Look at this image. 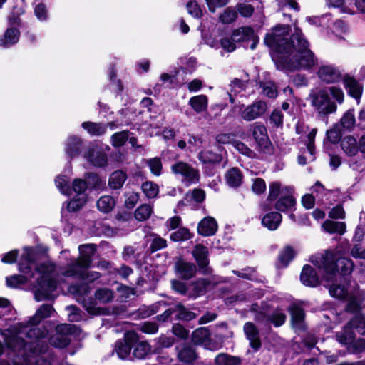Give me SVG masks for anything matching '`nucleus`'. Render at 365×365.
<instances>
[{
  "label": "nucleus",
  "mask_w": 365,
  "mask_h": 365,
  "mask_svg": "<svg viewBox=\"0 0 365 365\" xmlns=\"http://www.w3.org/2000/svg\"><path fill=\"white\" fill-rule=\"evenodd\" d=\"M54 312L51 305L43 304L29 319L26 325L19 324L6 331L0 329L1 334L5 336L6 344L11 349L14 351L24 349V352L29 350L31 352L23 359L16 357L14 365H51L43 356L38 354L47 349L45 340L47 331L41 330L36 325L52 316Z\"/></svg>",
  "instance_id": "1"
},
{
  "label": "nucleus",
  "mask_w": 365,
  "mask_h": 365,
  "mask_svg": "<svg viewBox=\"0 0 365 365\" xmlns=\"http://www.w3.org/2000/svg\"><path fill=\"white\" fill-rule=\"evenodd\" d=\"M290 49L280 61L289 68L310 69L317 64V58L309 49V43L304 38L302 30L295 26L292 44Z\"/></svg>",
  "instance_id": "2"
},
{
  "label": "nucleus",
  "mask_w": 365,
  "mask_h": 365,
  "mask_svg": "<svg viewBox=\"0 0 365 365\" xmlns=\"http://www.w3.org/2000/svg\"><path fill=\"white\" fill-rule=\"evenodd\" d=\"M341 250L336 247L334 250H327L323 252L317 253L310 257V262L322 269L324 278L332 280L336 272L343 274H350L354 268L353 262L346 257H341Z\"/></svg>",
  "instance_id": "3"
},
{
  "label": "nucleus",
  "mask_w": 365,
  "mask_h": 365,
  "mask_svg": "<svg viewBox=\"0 0 365 365\" xmlns=\"http://www.w3.org/2000/svg\"><path fill=\"white\" fill-rule=\"evenodd\" d=\"M79 256L69 263L62 272L65 277H71L82 281L93 282L101 277V274L94 271H88L92 262V257L96 252L94 245L79 246Z\"/></svg>",
  "instance_id": "4"
},
{
  "label": "nucleus",
  "mask_w": 365,
  "mask_h": 365,
  "mask_svg": "<svg viewBox=\"0 0 365 365\" xmlns=\"http://www.w3.org/2000/svg\"><path fill=\"white\" fill-rule=\"evenodd\" d=\"M35 267L39 275L34 292L36 300L40 302L53 298L54 297L53 293L57 287L54 265L50 262H46Z\"/></svg>",
  "instance_id": "5"
},
{
  "label": "nucleus",
  "mask_w": 365,
  "mask_h": 365,
  "mask_svg": "<svg viewBox=\"0 0 365 365\" xmlns=\"http://www.w3.org/2000/svg\"><path fill=\"white\" fill-rule=\"evenodd\" d=\"M289 26L287 25H278L272 28L264 38V43L270 48L277 53L278 58L282 56L290 49L293 41V34L288 39Z\"/></svg>",
  "instance_id": "6"
},
{
  "label": "nucleus",
  "mask_w": 365,
  "mask_h": 365,
  "mask_svg": "<svg viewBox=\"0 0 365 365\" xmlns=\"http://www.w3.org/2000/svg\"><path fill=\"white\" fill-rule=\"evenodd\" d=\"M35 252L31 248L26 247L19 262V270L28 276L14 274L6 277V285L11 288H16L18 286L25 284L34 277L31 272L32 267L35 262Z\"/></svg>",
  "instance_id": "7"
},
{
  "label": "nucleus",
  "mask_w": 365,
  "mask_h": 365,
  "mask_svg": "<svg viewBox=\"0 0 365 365\" xmlns=\"http://www.w3.org/2000/svg\"><path fill=\"white\" fill-rule=\"evenodd\" d=\"M308 101L314 109L322 115H327L336 112L337 106L331 100L328 91L324 88H315L310 91Z\"/></svg>",
  "instance_id": "8"
},
{
  "label": "nucleus",
  "mask_w": 365,
  "mask_h": 365,
  "mask_svg": "<svg viewBox=\"0 0 365 365\" xmlns=\"http://www.w3.org/2000/svg\"><path fill=\"white\" fill-rule=\"evenodd\" d=\"M311 190L315 193L317 202L327 209L330 208L340 197L338 190H327L319 181L314 183Z\"/></svg>",
  "instance_id": "9"
},
{
  "label": "nucleus",
  "mask_w": 365,
  "mask_h": 365,
  "mask_svg": "<svg viewBox=\"0 0 365 365\" xmlns=\"http://www.w3.org/2000/svg\"><path fill=\"white\" fill-rule=\"evenodd\" d=\"M68 178L66 176L59 175L55 180V183L61 193L70 195L72 191L77 197L87 196L85 193L87 189V182L83 179H75L72 184V189L68 185Z\"/></svg>",
  "instance_id": "10"
},
{
  "label": "nucleus",
  "mask_w": 365,
  "mask_h": 365,
  "mask_svg": "<svg viewBox=\"0 0 365 365\" xmlns=\"http://www.w3.org/2000/svg\"><path fill=\"white\" fill-rule=\"evenodd\" d=\"M78 330V328L73 324H62L58 325L56 328V334L49 338V342L55 347L64 348L71 341L69 335L76 334Z\"/></svg>",
  "instance_id": "11"
},
{
  "label": "nucleus",
  "mask_w": 365,
  "mask_h": 365,
  "mask_svg": "<svg viewBox=\"0 0 365 365\" xmlns=\"http://www.w3.org/2000/svg\"><path fill=\"white\" fill-rule=\"evenodd\" d=\"M173 173L181 176V180L187 185L196 183L199 180V173L197 169L188 163L179 161L171 166Z\"/></svg>",
  "instance_id": "12"
},
{
  "label": "nucleus",
  "mask_w": 365,
  "mask_h": 365,
  "mask_svg": "<svg viewBox=\"0 0 365 365\" xmlns=\"http://www.w3.org/2000/svg\"><path fill=\"white\" fill-rule=\"evenodd\" d=\"M9 27L3 36H0V47L7 48L16 44L20 36L17 26L20 24V19L14 15L9 17Z\"/></svg>",
  "instance_id": "13"
},
{
  "label": "nucleus",
  "mask_w": 365,
  "mask_h": 365,
  "mask_svg": "<svg viewBox=\"0 0 365 365\" xmlns=\"http://www.w3.org/2000/svg\"><path fill=\"white\" fill-rule=\"evenodd\" d=\"M356 333L354 327H351L349 322L342 331L336 334L337 341L341 344H353L354 351L361 352L365 349V339L354 341Z\"/></svg>",
  "instance_id": "14"
},
{
  "label": "nucleus",
  "mask_w": 365,
  "mask_h": 365,
  "mask_svg": "<svg viewBox=\"0 0 365 365\" xmlns=\"http://www.w3.org/2000/svg\"><path fill=\"white\" fill-rule=\"evenodd\" d=\"M267 104L264 101H256L248 106H241L240 116L246 121H252L262 117L267 111Z\"/></svg>",
  "instance_id": "15"
},
{
  "label": "nucleus",
  "mask_w": 365,
  "mask_h": 365,
  "mask_svg": "<svg viewBox=\"0 0 365 365\" xmlns=\"http://www.w3.org/2000/svg\"><path fill=\"white\" fill-rule=\"evenodd\" d=\"M232 39L235 43H245V47L254 50L259 42L254 30L249 26L241 27L232 34Z\"/></svg>",
  "instance_id": "16"
},
{
  "label": "nucleus",
  "mask_w": 365,
  "mask_h": 365,
  "mask_svg": "<svg viewBox=\"0 0 365 365\" xmlns=\"http://www.w3.org/2000/svg\"><path fill=\"white\" fill-rule=\"evenodd\" d=\"M138 340V334L135 331H127L125 334L124 339L116 342L115 351L118 357L121 359H125L130 357L131 347Z\"/></svg>",
  "instance_id": "17"
},
{
  "label": "nucleus",
  "mask_w": 365,
  "mask_h": 365,
  "mask_svg": "<svg viewBox=\"0 0 365 365\" xmlns=\"http://www.w3.org/2000/svg\"><path fill=\"white\" fill-rule=\"evenodd\" d=\"M317 76L325 83H336L341 81L342 74L340 69L334 65L324 64L319 67Z\"/></svg>",
  "instance_id": "18"
},
{
  "label": "nucleus",
  "mask_w": 365,
  "mask_h": 365,
  "mask_svg": "<svg viewBox=\"0 0 365 365\" xmlns=\"http://www.w3.org/2000/svg\"><path fill=\"white\" fill-rule=\"evenodd\" d=\"M192 256L196 260L199 269L203 274H210L212 269L208 266V250L202 244H197L195 246L192 252Z\"/></svg>",
  "instance_id": "19"
},
{
  "label": "nucleus",
  "mask_w": 365,
  "mask_h": 365,
  "mask_svg": "<svg viewBox=\"0 0 365 365\" xmlns=\"http://www.w3.org/2000/svg\"><path fill=\"white\" fill-rule=\"evenodd\" d=\"M250 130L258 146L264 151L269 150L271 143L268 138L266 127L261 123H255L250 125Z\"/></svg>",
  "instance_id": "20"
},
{
  "label": "nucleus",
  "mask_w": 365,
  "mask_h": 365,
  "mask_svg": "<svg viewBox=\"0 0 365 365\" xmlns=\"http://www.w3.org/2000/svg\"><path fill=\"white\" fill-rule=\"evenodd\" d=\"M174 312H177L176 318L180 320L190 321L196 317L194 312L188 311L179 303L174 308L168 309L163 314L158 316V318L159 320L165 321Z\"/></svg>",
  "instance_id": "21"
},
{
  "label": "nucleus",
  "mask_w": 365,
  "mask_h": 365,
  "mask_svg": "<svg viewBox=\"0 0 365 365\" xmlns=\"http://www.w3.org/2000/svg\"><path fill=\"white\" fill-rule=\"evenodd\" d=\"M220 282V279L217 276H212L210 279H199L192 284V296L197 297L202 295Z\"/></svg>",
  "instance_id": "22"
},
{
  "label": "nucleus",
  "mask_w": 365,
  "mask_h": 365,
  "mask_svg": "<svg viewBox=\"0 0 365 365\" xmlns=\"http://www.w3.org/2000/svg\"><path fill=\"white\" fill-rule=\"evenodd\" d=\"M285 195H282L275 203V208L280 212H292L295 209L296 200L293 196V188L284 190Z\"/></svg>",
  "instance_id": "23"
},
{
  "label": "nucleus",
  "mask_w": 365,
  "mask_h": 365,
  "mask_svg": "<svg viewBox=\"0 0 365 365\" xmlns=\"http://www.w3.org/2000/svg\"><path fill=\"white\" fill-rule=\"evenodd\" d=\"M85 158L94 166H104L107 163L106 155L98 147L89 148Z\"/></svg>",
  "instance_id": "24"
},
{
  "label": "nucleus",
  "mask_w": 365,
  "mask_h": 365,
  "mask_svg": "<svg viewBox=\"0 0 365 365\" xmlns=\"http://www.w3.org/2000/svg\"><path fill=\"white\" fill-rule=\"evenodd\" d=\"M302 283L307 287H316L319 283V278L312 267L304 265L300 276Z\"/></svg>",
  "instance_id": "25"
},
{
  "label": "nucleus",
  "mask_w": 365,
  "mask_h": 365,
  "mask_svg": "<svg viewBox=\"0 0 365 365\" xmlns=\"http://www.w3.org/2000/svg\"><path fill=\"white\" fill-rule=\"evenodd\" d=\"M217 230V223L215 218L206 217L198 224L197 232L203 236H211L215 234Z\"/></svg>",
  "instance_id": "26"
},
{
  "label": "nucleus",
  "mask_w": 365,
  "mask_h": 365,
  "mask_svg": "<svg viewBox=\"0 0 365 365\" xmlns=\"http://www.w3.org/2000/svg\"><path fill=\"white\" fill-rule=\"evenodd\" d=\"M286 318L287 317L284 312L279 309L274 310L267 317L262 313L258 314L255 317V319L257 321L263 322L267 319V322L272 323L277 327L284 324L286 321Z\"/></svg>",
  "instance_id": "27"
},
{
  "label": "nucleus",
  "mask_w": 365,
  "mask_h": 365,
  "mask_svg": "<svg viewBox=\"0 0 365 365\" xmlns=\"http://www.w3.org/2000/svg\"><path fill=\"white\" fill-rule=\"evenodd\" d=\"M178 274L182 279H189L196 273L197 268L193 263L179 260L175 264Z\"/></svg>",
  "instance_id": "28"
},
{
  "label": "nucleus",
  "mask_w": 365,
  "mask_h": 365,
  "mask_svg": "<svg viewBox=\"0 0 365 365\" xmlns=\"http://www.w3.org/2000/svg\"><path fill=\"white\" fill-rule=\"evenodd\" d=\"M344 84L349 94L356 98L359 104L362 93V87L361 85L354 78L348 76L344 78Z\"/></svg>",
  "instance_id": "29"
},
{
  "label": "nucleus",
  "mask_w": 365,
  "mask_h": 365,
  "mask_svg": "<svg viewBox=\"0 0 365 365\" xmlns=\"http://www.w3.org/2000/svg\"><path fill=\"white\" fill-rule=\"evenodd\" d=\"M244 331L250 341V345L254 349H258L260 345L259 332L255 324L252 322H247L244 325Z\"/></svg>",
  "instance_id": "30"
},
{
  "label": "nucleus",
  "mask_w": 365,
  "mask_h": 365,
  "mask_svg": "<svg viewBox=\"0 0 365 365\" xmlns=\"http://www.w3.org/2000/svg\"><path fill=\"white\" fill-rule=\"evenodd\" d=\"M282 215L278 212H271L265 215L262 219V224L270 230H275L282 222Z\"/></svg>",
  "instance_id": "31"
},
{
  "label": "nucleus",
  "mask_w": 365,
  "mask_h": 365,
  "mask_svg": "<svg viewBox=\"0 0 365 365\" xmlns=\"http://www.w3.org/2000/svg\"><path fill=\"white\" fill-rule=\"evenodd\" d=\"M81 147L82 140L76 136H71L66 144V153L69 158H75L78 155Z\"/></svg>",
  "instance_id": "32"
},
{
  "label": "nucleus",
  "mask_w": 365,
  "mask_h": 365,
  "mask_svg": "<svg viewBox=\"0 0 365 365\" xmlns=\"http://www.w3.org/2000/svg\"><path fill=\"white\" fill-rule=\"evenodd\" d=\"M188 104L197 113L205 111L208 106V98L205 95H197L190 98Z\"/></svg>",
  "instance_id": "33"
},
{
  "label": "nucleus",
  "mask_w": 365,
  "mask_h": 365,
  "mask_svg": "<svg viewBox=\"0 0 365 365\" xmlns=\"http://www.w3.org/2000/svg\"><path fill=\"white\" fill-rule=\"evenodd\" d=\"M341 147L344 152L349 156L355 155L359 150L356 139L351 135L346 136L341 140Z\"/></svg>",
  "instance_id": "34"
},
{
  "label": "nucleus",
  "mask_w": 365,
  "mask_h": 365,
  "mask_svg": "<svg viewBox=\"0 0 365 365\" xmlns=\"http://www.w3.org/2000/svg\"><path fill=\"white\" fill-rule=\"evenodd\" d=\"M225 180L230 187H237L242 184V175L238 168H232L227 172Z\"/></svg>",
  "instance_id": "35"
},
{
  "label": "nucleus",
  "mask_w": 365,
  "mask_h": 365,
  "mask_svg": "<svg viewBox=\"0 0 365 365\" xmlns=\"http://www.w3.org/2000/svg\"><path fill=\"white\" fill-rule=\"evenodd\" d=\"M322 226L324 231L330 234L337 233L343 235L346 232V224L342 222L327 220Z\"/></svg>",
  "instance_id": "36"
},
{
  "label": "nucleus",
  "mask_w": 365,
  "mask_h": 365,
  "mask_svg": "<svg viewBox=\"0 0 365 365\" xmlns=\"http://www.w3.org/2000/svg\"><path fill=\"white\" fill-rule=\"evenodd\" d=\"M287 188H292V187L284 186L282 187L279 182H272L269 185V195L267 197L268 201H274L278 197H282L285 195V190Z\"/></svg>",
  "instance_id": "37"
},
{
  "label": "nucleus",
  "mask_w": 365,
  "mask_h": 365,
  "mask_svg": "<svg viewBox=\"0 0 365 365\" xmlns=\"http://www.w3.org/2000/svg\"><path fill=\"white\" fill-rule=\"evenodd\" d=\"M81 126L91 135L99 136L106 132V126L102 123L88 121L83 122Z\"/></svg>",
  "instance_id": "38"
},
{
  "label": "nucleus",
  "mask_w": 365,
  "mask_h": 365,
  "mask_svg": "<svg viewBox=\"0 0 365 365\" xmlns=\"http://www.w3.org/2000/svg\"><path fill=\"white\" fill-rule=\"evenodd\" d=\"M230 86V91L228 92V95L230 97V102L233 103L235 102V96H237L238 94L245 91L246 82L235 78L233 81H232Z\"/></svg>",
  "instance_id": "39"
},
{
  "label": "nucleus",
  "mask_w": 365,
  "mask_h": 365,
  "mask_svg": "<svg viewBox=\"0 0 365 365\" xmlns=\"http://www.w3.org/2000/svg\"><path fill=\"white\" fill-rule=\"evenodd\" d=\"M126 178L125 173L122 170L115 171L110 176L108 185L113 189H119L123 185Z\"/></svg>",
  "instance_id": "40"
},
{
  "label": "nucleus",
  "mask_w": 365,
  "mask_h": 365,
  "mask_svg": "<svg viewBox=\"0 0 365 365\" xmlns=\"http://www.w3.org/2000/svg\"><path fill=\"white\" fill-rule=\"evenodd\" d=\"M209 331L204 327L195 330L192 335V341L195 344H202L207 347V341L209 339Z\"/></svg>",
  "instance_id": "41"
},
{
  "label": "nucleus",
  "mask_w": 365,
  "mask_h": 365,
  "mask_svg": "<svg viewBox=\"0 0 365 365\" xmlns=\"http://www.w3.org/2000/svg\"><path fill=\"white\" fill-rule=\"evenodd\" d=\"M98 209L103 212H110L115 205V201L109 195L102 196L96 202Z\"/></svg>",
  "instance_id": "42"
},
{
  "label": "nucleus",
  "mask_w": 365,
  "mask_h": 365,
  "mask_svg": "<svg viewBox=\"0 0 365 365\" xmlns=\"http://www.w3.org/2000/svg\"><path fill=\"white\" fill-rule=\"evenodd\" d=\"M289 312L293 326L296 328H300L304 317L303 309L299 306L293 304L289 307Z\"/></svg>",
  "instance_id": "43"
},
{
  "label": "nucleus",
  "mask_w": 365,
  "mask_h": 365,
  "mask_svg": "<svg viewBox=\"0 0 365 365\" xmlns=\"http://www.w3.org/2000/svg\"><path fill=\"white\" fill-rule=\"evenodd\" d=\"M178 357L182 362L185 364H190L196 359L197 355L192 348L185 346L178 351Z\"/></svg>",
  "instance_id": "44"
},
{
  "label": "nucleus",
  "mask_w": 365,
  "mask_h": 365,
  "mask_svg": "<svg viewBox=\"0 0 365 365\" xmlns=\"http://www.w3.org/2000/svg\"><path fill=\"white\" fill-rule=\"evenodd\" d=\"M150 346L147 341H140L134 346L133 356L138 359H144L150 352Z\"/></svg>",
  "instance_id": "45"
},
{
  "label": "nucleus",
  "mask_w": 365,
  "mask_h": 365,
  "mask_svg": "<svg viewBox=\"0 0 365 365\" xmlns=\"http://www.w3.org/2000/svg\"><path fill=\"white\" fill-rule=\"evenodd\" d=\"M199 160L203 163H219L222 160V156L210 150H202L199 153Z\"/></svg>",
  "instance_id": "46"
},
{
  "label": "nucleus",
  "mask_w": 365,
  "mask_h": 365,
  "mask_svg": "<svg viewBox=\"0 0 365 365\" xmlns=\"http://www.w3.org/2000/svg\"><path fill=\"white\" fill-rule=\"evenodd\" d=\"M356 123L354 110H349L341 118V125L343 128L351 131L354 128Z\"/></svg>",
  "instance_id": "47"
},
{
  "label": "nucleus",
  "mask_w": 365,
  "mask_h": 365,
  "mask_svg": "<svg viewBox=\"0 0 365 365\" xmlns=\"http://www.w3.org/2000/svg\"><path fill=\"white\" fill-rule=\"evenodd\" d=\"M143 194L149 199L155 197L159 192V187L157 184L151 181H146L141 185Z\"/></svg>",
  "instance_id": "48"
},
{
  "label": "nucleus",
  "mask_w": 365,
  "mask_h": 365,
  "mask_svg": "<svg viewBox=\"0 0 365 365\" xmlns=\"http://www.w3.org/2000/svg\"><path fill=\"white\" fill-rule=\"evenodd\" d=\"M152 212V207L150 205L143 204L135 210V217L138 221H144L150 217Z\"/></svg>",
  "instance_id": "49"
},
{
  "label": "nucleus",
  "mask_w": 365,
  "mask_h": 365,
  "mask_svg": "<svg viewBox=\"0 0 365 365\" xmlns=\"http://www.w3.org/2000/svg\"><path fill=\"white\" fill-rule=\"evenodd\" d=\"M95 297L100 302L106 304L111 302L114 297L113 292L108 288H100L95 292Z\"/></svg>",
  "instance_id": "50"
},
{
  "label": "nucleus",
  "mask_w": 365,
  "mask_h": 365,
  "mask_svg": "<svg viewBox=\"0 0 365 365\" xmlns=\"http://www.w3.org/2000/svg\"><path fill=\"white\" fill-rule=\"evenodd\" d=\"M239 363L238 358L226 354H218L215 358L216 365H237Z\"/></svg>",
  "instance_id": "51"
},
{
  "label": "nucleus",
  "mask_w": 365,
  "mask_h": 365,
  "mask_svg": "<svg viewBox=\"0 0 365 365\" xmlns=\"http://www.w3.org/2000/svg\"><path fill=\"white\" fill-rule=\"evenodd\" d=\"M128 137L127 130L115 133L110 138L111 144L114 147H120L125 143Z\"/></svg>",
  "instance_id": "52"
},
{
  "label": "nucleus",
  "mask_w": 365,
  "mask_h": 365,
  "mask_svg": "<svg viewBox=\"0 0 365 365\" xmlns=\"http://www.w3.org/2000/svg\"><path fill=\"white\" fill-rule=\"evenodd\" d=\"M237 17V11L232 7L226 8L220 16V20L223 24H231Z\"/></svg>",
  "instance_id": "53"
},
{
  "label": "nucleus",
  "mask_w": 365,
  "mask_h": 365,
  "mask_svg": "<svg viewBox=\"0 0 365 365\" xmlns=\"http://www.w3.org/2000/svg\"><path fill=\"white\" fill-rule=\"evenodd\" d=\"M170 237L173 241L180 242L190 239L192 235L188 229L182 227L171 233Z\"/></svg>",
  "instance_id": "54"
},
{
  "label": "nucleus",
  "mask_w": 365,
  "mask_h": 365,
  "mask_svg": "<svg viewBox=\"0 0 365 365\" xmlns=\"http://www.w3.org/2000/svg\"><path fill=\"white\" fill-rule=\"evenodd\" d=\"M344 2L345 0H326L327 5L329 7L339 8L341 13L354 14V11L349 6L344 5Z\"/></svg>",
  "instance_id": "55"
},
{
  "label": "nucleus",
  "mask_w": 365,
  "mask_h": 365,
  "mask_svg": "<svg viewBox=\"0 0 365 365\" xmlns=\"http://www.w3.org/2000/svg\"><path fill=\"white\" fill-rule=\"evenodd\" d=\"M233 147L241 154L247 156L249 158H255L256 156L255 153L249 148L244 143L239 140H233L232 143Z\"/></svg>",
  "instance_id": "56"
},
{
  "label": "nucleus",
  "mask_w": 365,
  "mask_h": 365,
  "mask_svg": "<svg viewBox=\"0 0 365 365\" xmlns=\"http://www.w3.org/2000/svg\"><path fill=\"white\" fill-rule=\"evenodd\" d=\"M295 252L291 247H286L280 253L279 259L283 267L287 266L294 258Z\"/></svg>",
  "instance_id": "57"
},
{
  "label": "nucleus",
  "mask_w": 365,
  "mask_h": 365,
  "mask_svg": "<svg viewBox=\"0 0 365 365\" xmlns=\"http://www.w3.org/2000/svg\"><path fill=\"white\" fill-rule=\"evenodd\" d=\"M332 32L339 37V39H344L342 34H345L348 31V26L345 22L342 20H336L333 24Z\"/></svg>",
  "instance_id": "58"
},
{
  "label": "nucleus",
  "mask_w": 365,
  "mask_h": 365,
  "mask_svg": "<svg viewBox=\"0 0 365 365\" xmlns=\"http://www.w3.org/2000/svg\"><path fill=\"white\" fill-rule=\"evenodd\" d=\"M330 294L338 299H346L348 297L347 289L344 286L332 285L329 287Z\"/></svg>",
  "instance_id": "59"
},
{
  "label": "nucleus",
  "mask_w": 365,
  "mask_h": 365,
  "mask_svg": "<svg viewBox=\"0 0 365 365\" xmlns=\"http://www.w3.org/2000/svg\"><path fill=\"white\" fill-rule=\"evenodd\" d=\"M87 201V196L73 198L67 205V209L70 212H75L81 208Z\"/></svg>",
  "instance_id": "60"
},
{
  "label": "nucleus",
  "mask_w": 365,
  "mask_h": 365,
  "mask_svg": "<svg viewBox=\"0 0 365 365\" xmlns=\"http://www.w3.org/2000/svg\"><path fill=\"white\" fill-rule=\"evenodd\" d=\"M351 327H354L356 332L362 336H365V319L362 317H355L350 322Z\"/></svg>",
  "instance_id": "61"
},
{
  "label": "nucleus",
  "mask_w": 365,
  "mask_h": 365,
  "mask_svg": "<svg viewBox=\"0 0 365 365\" xmlns=\"http://www.w3.org/2000/svg\"><path fill=\"white\" fill-rule=\"evenodd\" d=\"M140 330L148 334H154L158 331V325L153 322H145L140 325Z\"/></svg>",
  "instance_id": "62"
},
{
  "label": "nucleus",
  "mask_w": 365,
  "mask_h": 365,
  "mask_svg": "<svg viewBox=\"0 0 365 365\" xmlns=\"http://www.w3.org/2000/svg\"><path fill=\"white\" fill-rule=\"evenodd\" d=\"M151 173L155 175H160L161 173L162 163L159 158H154L149 159L147 162Z\"/></svg>",
  "instance_id": "63"
},
{
  "label": "nucleus",
  "mask_w": 365,
  "mask_h": 365,
  "mask_svg": "<svg viewBox=\"0 0 365 365\" xmlns=\"http://www.w3.org/2000/svg\"><path fill=\"white\" fill-rule=\"evenodd\" d=\"M237 11L243 17H250L254 12V7L247 4L240 3L236 6Z\"/></svg>",
  "instance_id": "64"
}]
</instances>
